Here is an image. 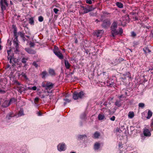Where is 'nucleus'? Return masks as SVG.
Wrapping results in <instances>:
<instances>
[{"instance_id":"f257e3e1","label":"nucleus","mask_w":153,"mask_h":153,"mask_svg":"<svg viewBox=\"0 0 153 153\" xmlns=\"http://www.w3.org/2000/svg\"><path fill=\"white\" fill-rule=\"evenodd\" d=\"M117 23L116 22H114L112 24L111 27V36L114 39L115 38L116 35L122 36L123 33V30L121 28H119L118 31L117 30Z\"/></svg>"},{"instance_id":"f03ea898","label":"nucleus","mask_w":153,"mask_h":153,"mask_svg":"<svg viewBox=\"0 0 153 153\" xmlns=\"http://www.w3.org/2000/svg\"><path fill=\"white\" fill-rule=\"evenodd\" d=\"M42 87H45L46 89L48 90V93H50L51 92V91L50 90L53 88L54 85L51 82L45 81L42 82Z\"/></svg>"},{"instance_id":"7ed1b4c3","label":"nucleus","mask_w":153,"mask_h":153,"mask_svg":"<svg viewBox=\"0 0 153 153\" xmlns=\"http://www.w3.org/2000/svg\"><path fill=\"white\" fill-rule=\"evenodd\" d=\"M92 7H89L87 8L84 6H82L80 8L79 13L81 14H83L92 10Z\"/></svg>"},{"instance_id":"20e7f679","label":"nucleus","mask_w":153,"mask_h":153,"mask_svg":"<svg viewBox=\"0 0 153 153\" xmlns=\"http://www.w3.org/2000/svg\"><path fill=\"white\" fill-rule=\"evenodd\" d=\"M83 92L82 91L80 92L79 93L75 92L74 93L73 95V98L75 100H77L79 98H81L84 95Z\"/></svg>"},{"instance_id":"39448f33","label":"nucleus","mask_w":153,"mask_h":153,"mask_svg":"<svg viewBox=\"0 0 153 153\" xmlns=\"http://www.w3.org/2000/svg\"><path fill=\"white\" fill-rule=\"evenodd\" d=\"M104 33V31L102 30H98L95 31L94 33V35L97 37L100 38Z\"/></svg>"},{"instance_id":"423d86ee","label":"nucleus","mask_w":153,"mask_h":153,"mask_svg":"<svg viewBox=\"0 0 153 153\" xmlns=\"http://www.w3.org/2000/svg\"><path fill=\"white\" fill-rule=\"evenodd\" d=\"M15 101V100L14 98H12L9 102L8 101H5L3 103L2 106L4 107H7L12 102H14Z\"/></svg>"},{"instance_id":"0eeeda50","label":"nucleus","mask_w":153,"mask_h":153,"mask_svg":"<svg viewBox=\"0 0 153 153\" xmlns=\"http://www.w3.org/2000/svg\"><path fill=\"white\" fill-rule=\"evenodd\" d=\"M57 148L59 151H63L65 149L66 146L64 144H59L57 146Z\"/></svg>"},{"instance_id":"6e6552de","label":"nucleus","mask_w":153,"mask_h":153,"mask_svg":"<svg viewBox=\"0 0 153 153\" xmlns=\"http://www.w3.org/2000/svg\"><path fill=\"white\" fill-rule=\"evenodd\" d=\"M17 38V36L16 35V37H15L13 41V45L15 46L16 50L19 48V41L18 40Z\"/></svg>"},{"instance_id":"1a4fd4ad","label":"nucleus","mask_w":153,"mask_h":153,"mask_svg":"<svg viewBox=\"0 0 153 153\" xmlns=\"http://www.w3.org/2000/svg\"><path fill=\"white\" fill-rule=\"evenodd\" d=\"M54 53L60 59H63L64 56H63V55L61 53V52H60L59 51H56L55 50L54 51Z\"/></svg>"},{"instance_id":"9d476101","label":"nucleus","mask_w":153,"mask_h":153,"mask_svg":"<svg viewBox=\"0 0 153 153\" xmlns=\"http://www.w3.org/2000/svg\"><path fill=\"white\" fill-rule=\"evenodd\" d=\"M143 134L144 136H150L151 135V134L150 131L147 128H145L144 129Z\"/></svg>"},{"instance_id":"9b49d317","label":"nucleus","mask_w":153,"mask_h":153,"mask_svg":"<svg viewBox=\"0 0 153 153\" xmlns=\"http://www.w3.org/2000/svg\"><path fill=\"white\" fill-rule=\"evenodd\" d=\"M98 118L99 120H101L105 119V116L104 114L102 113H100L99 114L98 116Z\"/></svg>"},{"instance_id":"f8f14e48","label":"nucleus","mask_w":153,"mask_h":153,"mask_svg":"<svg viewBox=\"0 0 153 153\" xmlns=\"http://www.w3.org/2000/svg\"><path fill=\"white\" fill-rule=\"evenodd\" d=\"M110 25V22L109 21H104L102 24V26L103 27H106L109 26Z\"/></svg>"},{"instance_id":"ddd939ff","label":"nucleus","mask_w":153,"mask_h":153,"mask_svg":"<svg viewBox=\"0 0 153 153\" xmlns=\"http://www.w3.org/2000/svg\"><path fill=\"white\" fill-rule=\"evenodd\" d=\"M17 73L18 74V75L19 77L21 75L22 76L24 77V78L26 79H27V76L23 72H22V74H20V71H18L17 72Z\"/></svg>"},{"instance_id":"4468645a","label":"nucleus","mask_w":153,"mask_h":153,"mask_svg":"<svg viewBox=\"0 0 153 153\" xmlns=\"http://www.w3.org/2000/svg\"><path fill=\"white\" fill-rule=\"evenodd\" d=\"M7 52L8 54V56L7 57L8 60H9V62L10 63H11V60L12 59L13 57L12 56L10 55V53L11 52V51L10 50H7Z\"/></svg>"},{"instance_id":"2eb2a0df","label":"nucleus","mask_w":153,"mask_h":153,"mask_svg":"<svg viewBox=\"0 0 153 153\" xmlns=\"http://www.w3.org/2000/svg\"><path fill=\"white\" fill-rule=\"evenodd\" d=\"M25 50L29 53L34 54L35 53V52L34 51L29 48H26Z\"/></svg>"},{"instance_id":"dca6fc26","label":"nucleus","mask_w":153,"mask_h":153,"mask_svg":"<svg viewBox=\"0 0 153 153\" xmlns=\"http://www.w3.org/2000/svg\"><path fill=\"white\" fill-rule=\"evenodd\" d=\"M134 116V112L130 111L129 112L128 114V118L130 119L133 118Z\"/></svg>"},{"instance_id":"f3484780","label":"nucleus","mask_w":153,"mask_h":153,"mask_svg":"<svg viewBox=\"0 0 153 153\" xmlns=\"http://www.w3.org/2000/svg\"><path fill=\"white\" fill-rule=\"evenodd\" d=\"M152 112L150 110H148V112L147 114V116L146 118L147 119H149L152 116Z\"/></svg>"},{"instance_id":"a211bd4d","label":"nucleus","mask_w":153,"mask_h":153,"mask_svg":"<svg viewBox=\"0 0 153 153\" xmlns=\"http://www.w3.org/2000/svg\"><path fill=\"white\" fill-rule=\"evenodd\" d=\"M65 64L66 68L67 69H69L70 68V65L68 62L65 60Z\"/></svg>"},{"instance_id":"6ab92c4d","label":"nucleus","mask_w":153,"mask_h":153,"mask_svg":"<svg viewBox=\"0 0 153 153\" xmlns=\"http://www.w3.org/2000/svg\"><path fill=\"white\" fill-rule=\"evenodd\" d=\"M116 5L119 8H122L123 7V4L121 2H117L116 3Z\"/></svg>"},{"instance_id":"aec40b11","label":"nucleus","mask_w":153,"mask_h":153,"mask_svg":"<svg viewBox=\"0 0 153 153\" xmlns=\"http://www.w3.org/2000/svg\"><path fill=\"white\" fill-rule=\"evenodd\" d=\"M47 74V73L46 71H43L40 74L41 77L42 78H45V76Z\"/></svg>"},{"instance_id":"412c9836","label":"nucleus","mask_w":153,"mask_h":153,"mask_svg":"<svg viewBox=\"0 0 153 153\" xmlns=\"http://www.w3.org/2000/svg\"><path fill=\"white\" fill-rule=\"evenodd\" d=\"M49 73L51 75H54L55 74L54 70L52 69H50L49 70Z\"/></svg>"},{"instance_id":"4be33fe9","label":"nucleus","mask_w":153,"mask_h":153,"mask_svg":"<svg viewBox=\"0 0 153 153\" xmlns=\"http://www.w3.org/2000/svg\"><path fill=\"white\" fill-rule=\"evenodd\" d=\"M143 50L145 53H146L151 52V51L147 47L144 48L143 49Z\"/></svg>"},{"instance_id":"5701e85b","label":"nucleus","mask_w":153,"mask_h":153,"mask_svg":"<svg viewBox=\"0 0 153 153\" xmlns=\"http://www.w3.org/2000/svg\"><path fill=\"white\" fill-rule=\"evenodd\" d=\"M100 144L99 143H96L94 145V149H98L100 146Z\"/></svg>"},{"instance_id":"b1692460","label":"nucleus","mask_w":153,"mask_h":153,"mask_svg":"<svg viewBox=\"0 0 153 153\" xmlns=\"http://www.w3.org/2000/svg\"><path fill=\"white\" fill-rule=\"evenodd\" d=\"M29 23L30 25H33L34 24V19L33 17H31L29 19Z\"/></svg>"},{"instance_id":"393cba45","label":"nucleus","mask_w":153,"mask_h":153,"mask_svg":"<svg viewBox=\"0 0 153 153\" xmlns=\"http://www.w3.org/2000/svg\"><path fill=\"white\" fill-rule=\"evenodd\" d=\"M4 4H2V2H1V4H0L1 7L2 12L6 9V7L4 5Z\"/></svg>"},{"instance_id":"a878e982","label":"nucleus","mask_w":153,"mask_h":153,"mask_svg":"<svg viewBox=\"0 0 153 153\" xmlns=\"http://www.w3.org/2000/svg\"><path fill=\"white\" fill-rule=\"evenodd\" d=\"M1 2H2V4H4L7 6L8 5V4L7 2V0H1L0 4H1Z\"/></svg>"},{"instance_id":"bb28decb","label":"nucleus","mask_w":153,"mask_h":153,"mask_svg":"<svg viewBox=\"0 0 153 153\" xmlns=\"http://www.w3.org/2000/svg\"><path fill=\"white\" fill-rule=\"evenodd\" d=\"M100 136V134L98 132H96L94 134V137L95 138H97Z\"/></svg>"},{"instance_id":"cd10ccee","label":"nucleus","mask_w":153,"mask_h":153,"mask_svg":"<svg viewBox=\"0 0 153 153\" xmlns=\"http://www.w3.org/2000/svg\"><path fill=\"white\" fill-rule=\"evenodd\" d=\"M39 21L40 22H42L43 20V18L42 16H40L38 18Z\"/></svg>"},{"instance_id":"c85d7f7f","label":"nucleus","mask_w":153,"mask_h":153,"mask_svg":"<svg viewBox=\"0 0 153 153\" xmlns=\"http://www.w3.org/2000/svg\"><path fill=\"white\" fill-rule=\"evenodd\" d=\"M39 98L38 97H36L34 100V102L36 104H37L39 101Z\"/></svg>"},{"instance_id":"c756f323","label":"nucleus","mask_w":153,"mask_h":153,"mask_svg":"<svg viewBox=\"0 0 153 153\" xmlns=\"http://www.w3.org/2000/svg\"><path fill=\"white\" fill-rule=\"evenodd\" d=\"M138 105L139 107L143 108L144 107L145 105L143 103H140Z\"/></svg>"},{"instance_id":"7c9ffc66","label":"nucleus","mask_w":153,"mask_h":153,"mask_svg":"<svg viewBox=\"0 0 153 153\" xmlns=\"http://www.w3.org/2000/svg\"><path fill=\"white\" fill-rule=\"evenodd\" d=\"M28 89L29 90H32L34 91L36 90V86H34L32 88L29 87Z\"/></svg>"},{"instance_id":"2f4dec72","label":"nucleus","mask_w":153,"mask_h":153,"mask_svg":"<svg viewBox=\"0 0 153 153\" xmlns=\"http://www.w3.org/2000/svg\"><path fill=\"white\" fill-rule=\"evenodd\" d=\"M86 2L87 3L89 4H92V1L91 0H86Z\"/></svg>"},{"instance_id":"473e14b6","label":"nucleus","mask_w":153,"mask_h":153,"mask_svg":"<svg viewBox=\"0 0 153 153\" xmlns=\"http://www.w3.org/2000/svg\"><path fill=\"white\" fill-rule=\"evenodd\" d=\"M27 60V59L23 58L22 59V62L23 63H25L26 62V60Z\"/></svg>"},{"instance_id":"72a5a7b5","label":"nucleus","mask_w":153,"mask_h":153,"mask_svg":"<svg viewBox=\"0 0 153 153\" xmlns=\"http://www.w3.org/2000/svg\"><path fill=\"white\" fill-rule=\"evenodd\" d=\"M53 11L54 12V13H56V14L57 13V12L59 11V10L58 9H57V8H55L53 9Z\"/></svg>"},{"instance_id":"f704fd0d","label":"nucleus","mask_w":153,"mask_h":153,"mask_svg":"<svg viewBox=\"0 0 153 153\" xmlns=\"http://www.w3.org/2000/svg\"><path fill=\"white\" fill-rule=\"evenodd\" d=\"M131 36L133 37H135L136 36V34L134 32H132L131 33Z\"/></svg>"},{"instance_id":"c9c22d12","label":"nucleus","mask_w":153,"mask_h":153,"mask_svg":"<svg viewBox=\"0 0 153 153\" xmlns=\"http://www.w3.org/2000/svg\"><path fill=\"white\" fill-rule=\"evenodd\" d=\"M33 65L36 68L37 67H38V65L36 64V62H33Z\"/></svg>"},{"instance_id":"e433bc0d","label":"nucleus","mask_w":153,"mask_h":153,"mask_svg":"<svg viewBox=\"0 0 153 153\" xmlns=\"http://www.w3.org/2000/svg\"><path fill=\"white\" fill-rule=\"evenodd\" d=\"M56 50V51H59L58 50H59V48H58V47H57V46H54V49H53V51H54L55 50Z\"/></svg>"},{"instance_id":"4c0bfd02","label":"nucleus","mask_w":153,"mask_h":153,"mask_svg":"<svg viewBox=\"0 0 153 153\" xmlns=\"http://www.w3.org/2000/svg\"><path fill=\"white\" fill-rule=\"evenodd\" d=\"M115 119V117L114 116H113L110 118V120L112 121H114Z\"/></svg>"},{"instance_id":"58836bf2","label":"nucleus","mask_w":153,"mask_h":153,"mask_svg":"<svg viewBox=\"0 0 153 153\" xmlns=\"http://www.w3.org/2000/svg\"><path fill=\"white\" fill-rule=\"evenodd\" d=\"M151 126L152 128H153V119H152L151 120ZM152 130H153V129H152Z\"/></svg>"},{"instance_id":"ea45409f","label":"nucleus","mask_w":153,"mask_h":153,"mask_svg":"<svg viewBox=\"0 0 153 153\" xmlns=\"http://www.w3.org/2000/svg\"><path fill=\"white\" fill-rule=\"evenodd\" d=\"M14 36H15V37H16V36H17V33H16V31L15 30L14 31Z\"/></svg>"},{"instance_id":"a19ab883","label":"nucleus","mask_w":153,"mask_h":153,"mask_svg":"<svg viewBox=\"0 0 153 153\" xmlns=\"http://www.w3.org/2000/svg\"><path fill=\"white\" fill-rule=\"evenodd\" d=\"M0 92L4 93L5 91L4 90L0 88Z\"/></svg>"},{"instance_id":"79ce46f5","label":"nucleus","mask_w":153,"mask_h":153,"mask_svg":"<svg viewBox=\"0 0 153 153\" xmlns=\"http://www.w3.org/2000/svg\"><path fill=\"white\" fill-rule=\"evenodd\" d=\"M37 114L39 116H40L42 115V113L40 112H38L37 113Z\"/></svg>"},{"instance_id":"37998d69","label":"nucleus","mask_w":153,"mask_h":153,"mask_svg":"<svg viewBox=\"0 0 153 153\" xmlns=\"http://www.w3.org/2000/svg\"><path fill=\"white\" fill-rule=\"evenodd\" d=\"M20 35L22 37H23L24 36V34L23 33H22V32L20 33Z\"/></svg>"},{"instance_id":"c03bdc74","label":"nucleus","mask_w":153,"mask_h":153,"mask_svg":"<svg viewBox=\"0 0 153 153\" xmlns=\"http://www.w3.org/2000/svg\"><path fill=\"white\" fill-rule=\"evenodd\" d=\"M64 100L67 102H70V100H69L68 99H64Z\"/></svg>"},{"instance_id":"a18cd8bd","label":"nucleus","mask_w":153,"mask_h":153,"mask_svg":"<svg viewBox=\"0 0 153 153\" xmlns=\"http://www.w3.org/2000/svg\"><path fill=\"white\" fill-rule=\"evenodd\" d=\"M30 46H34V43H30Z\"/></svg>"},{"instance_id":"49530a36","label":"nucleus","mask_w":153,"mask_h":153,"mask_svg":"<svg viewBox=\"0 0 153 153\" xmlns=\"http://www.w3.org/2000/svg\"><path fill=\"white\" fill-rule=\"evenodd\" d=\"M77 42H78L77 40V39H76V40L75 41V43H77Z\"/></svg>"},{"instance_id":"de8ad7c7","label":"nucleus","mask_w":153,"mask_h":153,"mask_svg":"<svg viewBox=\"0 0 153 153\" xmlns=\"http://www.w3.org/2000/svg\"><path fill=\"white\" fill-rule=\"evenodd\" d=\"M16 84L18 85H20V83L18 82H16Z\"/></svg>"},{"instance_id":"09e8293b","label":"nucleus","mask_w":153,"mask_h":153,"mask_svg":"<svg viewBox=\"0 0 153 153\" xmlns=\"http://www.w3.org/2000/svg\"><path fill=\"white\" fill-rule=\"evenodd\" d=\"M2 49V46L1 45H0V50H1Z\"/></svg>"},{"instance_id":"8fccbe9b","label":"nucleus","mask_w":153,"mask_h":153,"mask_svg":"<svg viewBox=\"0 0 153 153\" xmlns=\"http://www.w3.org/2000/svg\"><path fill=\"white\" fill-rule=\"evenodd\" d=\"M135 20H137L138 19V18L137 17H135Z\"/></svg>"},{"instance_id":"3c124183","label":"nucleus","mask_w":153,"mask_h":153,"mask_svg":"<svg viewBox=\"0 0 153 153\" xmlns=\"http://www.w3.org/2000/svg\"><path fill=\"white\" fill-rule=\"evenodd\" d=\"M44 97H45V96H44L43 95V96H42V97H41V98H44Z\"/></svg>"},{"instance_id":"603ef678","label":"nucleus","mask_w":153,"mask_h":153,"mask_svg":"<svg viewBox=\"0 0 153 153\" xmlns=\"http://www.w3.org/2000/svg\"><path fill=\"white\" fill-rule=\"evenodd\" d=\"M115 104H116V105H117L118 104V103H117V102H116Z\"/></svg>"},{"instance_id":"864d4df0","label":"nucleus","mask_w":153,"mask_h":153,"mask_svg":"<svg viewBox=\"0 0 153 153\" xmlns=\"http://www.w3.org/2000/svg\"><path fill=\"white\" fill-rule=\"evenodd\" d=\"M103 109H104V108H102L101 109V110H102V111H103Z\"/></svg>"},{"instance_id":"5fc2aeb1","label":"nucleus","mask_w":153,"mask_h":153,"mask_svg":"<svg viewBox=\"0 0 153 153\" xmlns=\"http://www.w3.org/2000/svg\"><path fill=\"white\" fill-rule=\"evenodd\" d=\"M71 153H76L75 152H71Z\"/></svg>"},{"instance_id":"6e6d98bb","label":"nucleus","mask_w":153,"mask_h":153,"mask_svg":"<svg viewBox=\"0 0 153 153\" xmlns=\"http://www.w3.org/2000/svg\"><path fill=\"white\" fill-rule=\"evenodd\" d=\"M92 0V1H94L95 0Z\"/></svg>"},{"instance_id":"4d7b16f0","label":"nucleus","mask_w":153,"mask_h":153,"mask_svg":"<svg viewBox=\"0 0 153 153\" xmlns=\"http://www.w3.org/2000/svg\"><path fill=\"white\" fill-rule=\"evenodd\" d=\"M121 97L120 96V98H121Z\"/></svg>"},{"instance_id":"13d9d810","label":"nucleus","mask_w":153,"mask_h":153,"mask_svg":"<svg viewBox=\"0 0 153 153\" xmlns=\"http://www.w3.org/2000/svg\"><path fill=\"white\" fill-rule=\"evenodd\" d=\"M105 1H108V0H105Z\"/></svg>"},{"instance_id":"bf43d9fd","label":"nucleus","mask_w":153,"mask_h":153,"mask_svg":"<svg viewBox=\"0 0 153 153\" xmlns=\"http://www.w3.org/2000/svg\"><path fill=\"white\" fill-rule=\"evenodd\" d=\"M1 82V80L0 79V82Z\"/></svg>"},{"instance_id":"052dcab7","label":"nucleus","mask_w":153,"mask_h":153,"mask_svg":"<svg viewBox=\"0 0 153 153\" xmlns=\"http://www.w3.org/2000/svg\"><path fill=\"white\" fill-rule=\"evenodd\" d=\"M1 42L0 41V43Z\"/></svg>"}]
</instances>
